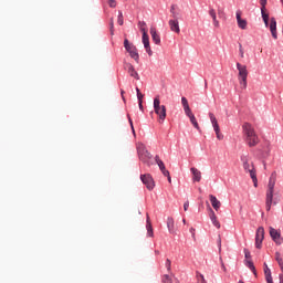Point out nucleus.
<instances>
[{
    "instance_id": "nucleus-5",
    "label": "nucleus",
    "mask_w": 283,
    "mask_h": 283,
    "mask_svg": "<svg viewBox=\"0 0 283 283\" xmlns=\"http://www.w3.org/2000/svg\"><path fill=\"white\" fill-rule=\"evenodd\" d=\"M238 81L240 84L241 90H247V78H249V70H247V65L241 64L240 62L237 63Z\"/></svg>"
},
{
    "instance_id": "nucleus-28",
    "label": "nucleus",
    "mask_w": 283,
    "mask_h": 283,
    "mask_svg": "<svg viewBox=\"0 0 283 283\" xmlns=\"http://www.w3.org/2000/svg\"><path fill=\"white\" fill-rule=\"evenodd\" d=\"M138 28H139L140 32H143V35L147 34V23L145 21H139Z\"/></svg>"
},
{
    "instance_id": "nucleus-19",
    "label": "nucleus",
    "mask_w": 283,
    "mask_h": 283,
    "mask_svg": "<svg viewBox=\"0 0 283 283\" xmlns=\"http://www.w3.org/2000/svg\"><path fill=\"white\" fill-rule=\"evenodd\" d=\"M209 14H210V17H211V19H212V23H213V27L214 28H220V21H218V15H217V13H216V9H210L209 10Z\"/></svg>"
},
{
    "instance_id": "nucleus-21",
    "label": "nucleus",
    "mask_w": 283,
    "mask_h": 283,
    "mask_svg": "<svg viewBox=\"0 0 283 283\" xmlns=\"http://www.w3.org/2000/svg\"><path fill=\"white\" fill-rule=\"evenodd\" d=\"M150 35L156 45H160V35L156 32V28H150Z\"/></svg>"
},
{
    "instance_id": "nucleus-20",
    "label": "nucleus",
    "mask_w": 283,
    "mask_h": 283,
    "mask_svg": "<svg viewBox=\"0 0 283 283\" xmlns=\"http://www.w3.org/2000/svg\"><path fill=\"white\" fill-rule=\"evenodd\" d=\"M190 171L193 176L192 180H195V182H200V180H202V172H200L198 168H191Z\"/></svg>"
},
{
    "instance_id": "nucleus-10",
    "label": "nucleus",
    "mask_w": 283,
    "mask_h": 283,
    "mask_svg": "<svg viewBox=\"0 0 283 283\" xmlns=\"http://www.w3.org/2000/svg\"><path fill=\"white\" fill-rule=\"evenodd\" d=\"M262 242H264V227H259L255 233L256 249H262Z\"/></svg>"
},
{
    "instance_id": "nucleus-3",
    "label": "nucleus",
    "mask_w": 283,
    "mask_h": 283,
    "mask_svg": "<svg viewBox=\"0 0 283 283\" xmlns=\"http://www.w3.org/2000/svg\"><path fill=\"white\" fill-rule=\"evenodd\" d=\"M241 161H242L244 171L250 172V177L252 179L254 187H258V176L255 175V168L253 167V163L251 161V159H249V156L247 155L241 156Z\"/></svg>"
},
{
    "instance_id": "nucleus-32",
    "label": "nucleus",
    "mask_w": 283,
    "mask_h": 283,
    "mask_svg": "<svg viewBox=\"0 0 283 283\" xmlns=\"http://www.w3.org/2000/svg\"><path fill=\"white\" fill-rule=\"evenodd\" d=\"M197 282L207 283V280H205V275H202L200 272H197Z\"/></svg>"
},
{
    "instance_id": "nucleus-48",
    "label": "nucleus",
    "mask_w": 283,
    "mask_h": 283,
    "mask_svg": "<svg viewBox=\"0 0 283 283\" xmlns=\"http://www.w3.org/2000/svg\"><path fill=\"white\" fill-rule=\"evenodd\" d=\"M120 94H122V98H123V101H125V91H124V90H122V91H120Z\"/></svg>"
},
{
    "instance_id": "nucleus-36",
    "label": "nucleus",
    "mask_w": 283,
    "mask_h": 283,
    "mask_svg": "<svg viewBox=\"0 0 283 283\" xmlns=\"http://www.w3.org/2000/svg\"><path fill=\"white\" fill-rule=\"evenodd\" d=\"M244 255H245V260H251V252L249 251V249H244Z\"/></svg>"
},
{
    "instance_id": "nucleus-52",
    "label": "nucleus",
    "mask_w": 283,
    "mask_h": 283,
    "mask_svg": "<svg viewBox=\"0 0 283 283\" xmlns=\"http://www.w3.org/2000/svg\"><path fill=\"white\" fill-rule=\"evenodd\" d=\"M279 280H280L279 283H283V274H280Z\"/></svg>"
},
{
    "instance_id": "nucleus-33",
    "label": "nucleus",
    "mask_w": 283,
    "mask_h": 283,
    "mask_svg": "<svg viewBox=\"0 0 283 283\" xmlns=\"http://www.w3.org/2000/svg\"><path fill=\"white\" fill-rule=\"evenodd\" d=\"M117 23H118V25H123V23H124V20H123V12H120V11H119V13H118Z\"/></svg>"
},
{
    "instance_id": "nucleus-12",
    "label": "nucleus",
    "mask_w": 283,
    "mask_h": 283,
    "mask_svg": "<svg viewBox=\"0 0 283 283\" xmlns=\"http://www.w3.org/2000/svg\"><path fill=\"white\" fill-rule=\"evenodd\" d=\"M270 235L273 242H275V244H279V245L282 244L283 242L282 234H280V232L273 227H270Z\"/></svg>"
},
{
    "instance_id": "nucleus-18",
    "label": "nucleus",
    "mask_w": 283,
    "mask_h": 283,
    "mask_svg": "<svg viewBox=\"0 0 283 283\" xmlns=\"http://www.w3.org/2000/svg\"><path fill=\"white\" fill-rule=\"evenodd\" d=\"M209 198L214 211H220V207H222V203L220 202V200H218V198H216V196L213 195H210Z\"/></svg>"
},
{
    "instance_id": "nucleus-22",
    "label": "nucleus",
    "mask_w": 283,
    "mask_h": 283,
    "mask_svg": "<svg viewBox=\"0 0 283 283\" xmlns=\"http://www.w3.org/2000/svg\"><path fill=\"white\" fill-rule=\"evenodd\" d=\"M210 220L214 227L220 229V221H218V217L216 216V212L212 209H210Z\"/></svg>"
},
{
    "instance_id": "nucleus-51",
    "label": "nucleus",
    "mask_w": 283,
    "mask_h": 283,
    "mask_svg": "<svg viewBox=\"0 0 283 283\" xmlns=\"http://www.w3.org/2000/svg\"><path fill=\"white\" fill-rule=\"evenodd\" d=\"M221 269L227 272V266H224V263H221Z\"/></svg>"
},
{
    "instance_id": "nucleus-59",
    "label": "nucleus",
    "mask_w": 283,
    "mask_h": 283,
    "mask_svg": "<svg viewBox=\"0 0 283 283\" xmlns=\"http://www.w3.org/2000/svg\"><path fill=\"white\" fill-rule=\"evenodd\" d=\"M266 283H273V281H271V282H266Z\"/></svg>"
},
{
    "instance_id": "nucleus-56",
    "label": "nucleus",
    "mask_w": 283,
    "mask_h": 283,
    "mask_svg": "<svg viewBox=\"0 0 283 283\" xmlns=\"http://www.w3.org/2000/svg\"><path fill=\"white\" fill-rule=\"evenodd\" d=\"M182 222H184V224H186V223H187V220L184 219Z\"/></svg>"
},
{
    "instance_id": "nucleus-34",
    "label": "nucleus",
    "mask_w": 283,
    "mask_h": 283,
    "mask_svg": "<svg viewBox=\"0 0 283 283\" xmlns=\"http://www.w3.org/2000/svg\"><path fill=\"white\" fill-rule=\"evenodd\" d=\"M261 15L263 20H269V13H266V10H261Z\"/></svg>"
},
{
    "instance_id": "nucleus-17",
    "label": "nucleus",
    "mask_w": 283,
    "mask_h": 283,
    "mask_svg": "<svg viewBox=\"0 0 283 283\" xmlns=\"http://www.w3.org/2000/svg\"><path fill=\"white\" fill-rule=\"evenodd\" d=\"M186 116H188L195 129L200 130V125L198 124V119H196V115H193V112L190 111L189 113H186Z\"/></svg>"
},
{
    "instance_id": "nucleus-27",
    "label": "nucleus",
    "mask_w": 283,
    "mask_h": 283,
    "mask_svg": "<svg viewBox=\"0 0 283 283\" xmlns=\"http://www.w3.org/2000/svg\"><path fill=\"white\" fill-rule=\"evenodd\" d=\"M245 266L252 271L254 275H258V271L255 270V265L253 264V261L251 260H245Z\"/></svg>"
},
{
    "instance_id": "nucleus-11",
    "label": "nucleus",
    "mask_w": 283,
    "mask_h": 283,
    "mask_svg": "<svg viewBox=\"0 0 283 283\" xmlns=\"http://www.w3.org/2000/svg\"><path fill=\"white\" fill-rule=\"evenodd\" d=\"M124 70L129 74V76L136 78V81H140V75H138V72H136V69H134V65H132V63H125Z\"/></svg>"
},
{
    "instance_id": "nucleus-49",
    "label": "nucleus",
    "mask_w": 283,
    "mask_h": 283,
    "mask_svg": "<svg viewBox=\"0 0 283 283\" xmlns=\"http://www.w3.org/2000/svg\"><path fill=\"white\" fill-rule=\"evenodd\" d=\"M111 30H114V19L111 20Z\"/></svg>"
},
{
    "instance_id": "nucleus-8",
    "label": "nucleus",
    "mask_w": 283,
    "mask_h": 283,
    "mask_svg": "<svg viewBox=\"0 0 283 283\" xmlns=\"http://www.w3.org/2000/svg\"><path fill=\"white\" fill-rule=\"evenodd\" d=\"M210 123L212 124L213 130L216 133V136L218 140H223L224 135L220 133V125L218 124V118H216V115L213 113H209Z\"/></svg>"
},
{
    "instance_id": "nucleus-31",
    "label": "nucleus",
    "mask_w": 283,
    "mask_h": 283,
    "mask_svg": "<svg viewBox=\"0 0 283 283\" xmlns=\"http://www.w3.org/2000/svg\"><path fill=\"white\" fill-rule=\"evenodd\" d=\"M165 266H166L169 275H174V273H171V260L167 259L166 263H165Z\"/></svg>"
},
{
    "instance_id": "nucleus-30",
    "label": "nucleus",
    "mask_w": 283,
    "mask_h": 283,
    "mask_svg": "<svg viewBox=\"0 0 283 283\" xmlns=\"http://www.w3.org/2000/svg\"><path fill=\"white\" fill-rule=\"evenodd\" d=\"M155 160H156L160 171L165 170V163H163V160H160V158L158 156L155 157Z\"/></svg>"
},
{
    "instance_id": "nucleus-57",
    "label": "nucleus",
    "mask_w": 283,
    "mask_h": 283,
    "mask_svg": "<svg viewBox=\"0 0 283 283\" xmlns=\"http://www.w3.org/2000/svg\"><path fill=\"white\" fill-rule=\"evenodd\" d=\"M239 283H244V281H239Z\"/></svg>"
},
{
    "instance_id": "nucleus-29",
    "label": "nucleus",
    "mask_w": 283,
    "mask_h": 283,
    "mask_svg": "<svg viewBox=\"0 0 283 283\" xmlns=\"http://www.w3.org/2000/svg\"><path fill=\"white\" fill-rule=\"evenodd\" d=\"M275 260L280 266V269H282L283 266V260H282V254H280V252H275Z\"/></svg>"
},
{
    "instance_id": "nucleus-16",
    "label": "nucleus",
    "mask_w": 283,
    "mask_h": 283,
    "mask_svg": "<svg viewBox=\"0 0 283 283\" xmlns=\"http://www.w3.org/2000/svg\"><path fill=\"white\" fill-rule=\"evenodd\" d=\"M142 41H143V44H144V48H145L147 54L149 56H151L154 54V52L151 51V46L149 45V34L143 35Z\"/></svg>"
},
{
    "instance_id": "nucleus-40",
    "label": "nucleus",
    "mask_w": 283,
    "mask_h": 283,
    "mask_svg": "<svg viewBox=\"0 0 283 283\" xmlns=\"http://www.w3.org/2000/svg\"><path fill=\"white\" fill-rule=\"evenodd\" d=\"M144 96H145V95H143V93H138V94H137L138 103H142V102H143Z\"/></svg>"
},
{
    "instance_id": "nucleus-23",
    "label": "nucleus",
    "mask_w": 283,
    "mask_h": 283,
    "mask_svg": "<svg viewBox=\"0 0 283 283\" xmlns=\"http://www.w3.org/2000/svg\"><path fill=\"white\" fill-rule=\"evenodd\" d=\"M167 228H168L169 233H176V226L174 222V218L167 219Z\"/></svg>"
},
{
    "instance_id": "nucleus-14",
    "label": "nucleus",
    "mask_w": 283,
    "mask_h": 283,
    "mask_svg": "<svg viewBox=\"0 0 283 283\" xmlns=\"http://www.w3.org/2000/svg\"><path fill=\"white\" fill-rule=\"evenodd\" d=\"M270 32L273 36V39L277 40V21H275V18H271L270 20Z\"/></svg>"
},
{
    "instance_id": "nucleus-46",
    "label": "nucleus",
    "mask_w": 283,
    "mask_h": 283,
    "mask_svg": "<svg viewBox=\"0 0 283 283\" xmlns=\"http://www.w3.org/2000/svg\"><path fill=\"white\" fill-rule=\"evenodd\" d=\"M178 14H179V13L176 12V11H175L174 13H171L172 19H177V20H178Z\"/></svg>"
},
{
    "instance_id": "nucleus-2",
    "label": "nucleus",
    "mask_w": 283,
    "mask_h": 283,
    "mask_svg": "<svg viewBox=\"0 0 283 283\" xmlns=\"http://www.w3.org/2000/svg\"><path fill=\"white\" fill-rule=\"evenodd\" d=\"M276 180H277V172L273 171L270 176V180L268 184L266 198H265L266 211H271V205H273V193H275Z\"/></svg>"
},
{
    "instance_id": "nucleus-24",
    "label": "nucleus",
    "mask_w": 283,
    "mask_h": 283,
    "mask_svg": "<svg viewBox=\"0 0 283 283\" xmlns=\"http://www.w3.org/2000/svg\"><path fill=\"white\" fill-rule=\"evenodd\" d=\"M264 275L266 282H273V276L271 275V269H269V265L264 263Z\"/></svg>"
},
{
    "instance_id": "nucleus-38",
    "label": "nucleus",
    "mask_w": 283,
    "mask_h": 283,
    "mask_svg": "<svg viewBox=\"0 0 283 283\" xmlns=\"http://www.w3.org/2000/svg\"><path fill=\"white\" fill-rule=\"evenodd\" d=\"M239 52H240L241 59H244V49L242 48L241 44H239Z\"/></svg>"
},
{
    "instance_id": "nucleus-58",
    "label": "nucleus",
    "mask_w": 283,
    "mask_h": 283,
    "mask_svg": "<svg viewBox=\"0 0 283 283\" xmlns=\"http://www.w3.org/2000/svg\"><path fill=\"white\" fill-rule=\"evenodd\" d=\"M281 271H282V273H283V266L281 268Z\"/></svg>"
},
{
    "instance_id": "nucleus-55",
    "label": "nucleus",
    "mask_w": 283,
    "mask_h": 283,
    "mask_svg": "<svg viewBox=\"0 0 283 283\" xmlns=\"http://www.w3.org/2000/svg\"><path fill=\"white\" fill-rule=\"evenodd\" d=\"M218 14H222V11H221V10H219V11H218Z\"/></svg>"
},
{
    "instance_id": "nucleus-39",
    "label": "nucleus",
    "mask_w": 283,
    "mask_h": 283,
    "mask_svg": "<svg viewBox=\"0 0 283 283\" xmlns=\"http://www.w3.org/2000/svg\"><path fill=\"white\" fill-rule=\"evenodd\" d=\"M109 8H116V0H108Z\"/></svg>"
},
{
    "instance_id": "nucleus-13",
    "label": "nucleus",
    "mask_w": 283,
    "mask_h": 283,
    "mask_svg": "<svg viewBox=\"0 0 283 283\" xmlns=\"http://www.w3.org/2000/svg\"><path fill=\"white\" fill-rule=\"evenodd\" d=\"M168 25L171 32H175L176 34H180V22H178V19L169 20Z\"/></svg>"
},
{
    "instance_id": "nucleus-9",
    "label": "nucleus",
    "mask_w": 283,
    "mask_h": 283,
    "mask_svg": "<svg viewBox=\"0 0 283 283\" xmlns=\"http://www.w3.org/2000/svg\"><path fill=\"white\" fill-rule=\"evenodd\" d=\"M140 180L148 191H153L154 187H156V181H154V177L149 174L142 175Z\"/></svg>"
},
{
    "instance_id": "nucleus-6",
    "label": "nucleus",
    "mask_w": 283,
    "mask_h": 283,
    "mask_svg": "<svg viewBox=\"0 0 283 283\" xmlns=\"http://www.w3.org/2000/svg\"><path fill=\"white\" fill-rule=\"evenodd\" d=\"M137 154H138L139 160H142V163L147 165V167H151V165H153L151 153L149 150H147V148L143 144L137 145Z\"/></svg>"
},
{
    "instance_id": "nucleus-54",
    "label": "nucleus",
    "mask_w": 283,
    "mask_h": 283,
    "mask_svg": "<svg viewBox=\"0 0 283 283\" xmlns=\"http://www.w3.org/2000/svg\"><path fill=\"white\" fill-rule=\"evenodd\" d=\"M136 92H137V94H138V93L140 94V88H136Z\"/></svg>"
},
{
    "instance_id": "nucleus-7",
    "label": "nucleus",
    "mask_w": 283,
    "mask_h": 283,
    "mask_svg": "<svg viewBox=\"0 0 283 283\" xmlns=\"http://www.w3.org/2000/svg\"><path fill=\"white\" fill-rule=\"evenodd\" d=\"M124 48H125L126 52L129 53V56L132 59H134V61H136V63H138L140 55H138V49H136V45H134L133 43H129V40L125 39Z\"/></svg>"
},
{
    "instance_id": "nucleus-44",
    "label": "nucleus",
    "mask_w": 283,
    "mask_h": 283,
    "mask_svg": "<svg viewBox=\"0 0 283 283\" xmlns=\"http://www.w3.org/2000/svg\"><path fill=\"white\" fill-rule=\"evenodd\" d=\"M190 233H191L192 238H196V229L195 228H190Z\"/></svg>"
},
{
    "instance_id": "nucleus-1",
    "label": "nucleus",
    "mask_w": 283,
    "mask_h": 283,
    "mask_svg": "<svg viewBox=\"0 0 283 283\" xmlns=\"http://www.w3.org/2000/svg\"><path fill=\"white\" fill-rule=\"evenodd\" d=\"M243 134L245 135V143L250 147H255V145H259L260 137L258 136V133H255V128L251 123L245 122L242 125Z\"/></svg>"
},
{
    "instance_id": "nucleus-45",
    "label": "nucleus",
    "mask_w": 283,
    "mask_h": 283,
    "mask_svg": "<svg viewBox=\"0 0 283 283\" xmlns=\"http://www.w3.org/2000/svg\"><path fill=\"white\" fill-rule=\"evenodd\" d=\"M174 12H176V4H172V6L170 7V13L172 14Z\"/></svg>"
},
{
    "instance_id": "nucleus-41",
    "label": "nucleus",
    "mask_w": 283,
    "mask_h": 283,
    "mask_svg": "<svg viewBox=\"0 0 283 283\" xmlns=\"http://www.w3.org/2000/svg\"><path fill=\"white\" fill-rule=\"evenodd\" d=\"M161 174L166 176V178L170 176L169 170H167V168H164V170H161Z\"/></svg>"
},
{
    "instance_id": "nucleus-37",
    "label": "nucleus",
    "mask_w": 283,
    "mask_h": 283,
    "mask_svg": "<svg viewBox=\"0 0 283 283\" xmlns=\"http://www.w3.org/2000/svg\"><path fill=\"white\" fill-rule=\"evenodd\" d=\"M266 0H260L261 10H266Z\"/></svg>"
},
{
    "instance_id": "nucleus-15",
    "label": "nucleus",
    "mask_w": 283,
    "mask_h": 283,
    "mask_svg": "<svg viewBox=\"0 0 283 283\" xmlns=\"http://www.w3.org/2000/svg\"><path fill=\"white\" fill-rule=\"evenodd\" d=\"M237 23L241 30H247L248 22L247 20L242 19V11L240 10L237 11Z\"/></svg>"
},
{
    "instance_id": "nucleus-43",
    "label": "nucleus",
    "mask_w": 283,
    "mask_h": 283,
    "mask_svg": "<svg viewBox=\"0 0 283 283\" xmlns=\"http://www.w3.org/2000/svg\"><path fill=\"white\" fill-rule=\"evenodd\" d=\"M184 210H185V211H188V210H189V201H186V202L184 203Z\"/></svg>"
},
{
    "instance_id": "nucleus-47",
    "label": "nucleus",
    "mask_w": 283,
    "mask_h": 283,
    "mask_svg": "<svg viewBox=\"0 0 283 283\" xmlns=\"http://www.w3.org/2000/svg\"><path fill=\"white\" fill-rule=\"evenodd\" d=\"M140 112H145V108L143 107V102H138Z\"/></svg>"
},
{
    "instance_id": "nucleus-4",
    "label": "nucleus",
    "mask_w": 283,
    "mask_h": 283,
    "mask_svg": "<svg viewBox=\"0 0 283 283\" xmlns=\"http://www.w3.org/2000/svg\"><path fill=\"white\" fill-rule=\"evenodd\" d=\"M154 111L158 116V123L163 125V123H165V118H167V107L165 105H160V96H156L154 99Z\"/></svg>"
},
{
    "instance_id": "nucleus-35",
    "label": "nucleus",
    "mask_w": 283,
    "mask_h": 283,
    "mask_svg": "<svg viewBox=\"0 0 283 283\" xmlns=\"http://www.w3.org/2000/svg\"><path fill=\"white\" fill-rule=\"evenodd\" d=\"M128 120H129V125L132 127V132H133L134 136H136V130L134 129V122L132 120V117L128 116Z\"/></svg>"
},
{
    "instance_id": "nucleus-50",
    "label": "nucleus",
    "mask_w": 283,
    "mask_h": 283,
    "mask_svg": "<svg viewBox=\"0 0 283 283\" xmlns=\"http://www.w3.org/2000/svg\"><path fill=\"white\" fill-rule=\"evenodd\" d=\"M263 23L265 24V28H269V20H263Z\"/></svg>"
},
{
    "instance_id": "nucleus-26",
    "label": "nucleus",
    "mask_w": 283,
    "mask_h": 283,
    "mask_svg": "<svg viewBox=\"0 0 283 283\" xmlns=\"http://www.w3.org/2000/svg\"><path fill=\"white\" fill-rule=\"evenodd\" d=\"M146 229L149 238H154V228L151 227V221L149 220V214H147Z\"/></svg>"
},
{
    "instance_id": "nucleus-42",
    "label": "nucleus",
    "mask_w": 283,
    "mask_h": 283,
    "mask_svg": "<svg viewBox=\"0 0 283 283\" xmlns=\"http://www.w3.org/2000/svg\"><path fill=\"white\" fill-rule=\"evenodd\" d=\"M218 247H219V251H221L222 250V239L220 238V235L218 239Z\"/></svg>"
},
{
    "instance_id": "nucleus-53",
    "label": "nucleus",
    "mask_w": 283,
    "mask_h": 283,
    "mask_svg": "<svg viewBox=\"0 0 283 283\" xmlns=\"http://www.w3.org/2000/svg\"><path fill=\"white\" fill-rule=\"evenodd\" d=\"M167 178H168V182H171V175H169Z\"/></svg>"
},
{
    "instance_id": "nucleus-25",
    "label": "nucleus",
    "mask_w": 283,
    "mask_h": 283,
    "mask_svg": "<svg viewBox=\"0 0 283 283\" xmlns=\"http://www.w3.org/2000/svg\"><path fill=\"white\" fill-rule=\"evenodd\" d=\"M181 105L184 107L185 114H189V112H191V107H189V101L187 97H181Z\"/></svg>"
}]
</instances>
